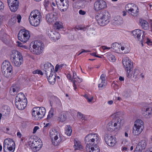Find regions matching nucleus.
Here are the masks:
<instances>
[{
  "label": "nucleus",
  "mask_w": 152,
  "mask_h": 152,
  "mask_svg": "<svg viewBox=\"0 0 152 152\" xmlns=\"http://www.w3.org/2000/svg\"><path fill=\"white\" fill-rule=\"evenodd\" d=\"M110 16L108 11H102L96 15L95 18L98 24L100 26H104L110 21Z\"/></svg>",
  "instance_id": "f257e3e1"
},
{
  "label": "nucleus",
  "mask_w": 152,
  "mask_h": 152,
  "mask_svg": "<svg viewBox=\"0 0 152 152\" xmlns=\"http://www.w3.org/2000/svg\"><path fill=\"white\" fill-rule=\"evenodd\" d=\"M132 34L135 38L141 43L142 46H143V43H146L148 45L151 44V42L147 37L145 36L143 31L136 29L132 31Z\"/></svg>",
  "instance_id": "f03ea898"
},
{
  "label": "nucleus",
  "mask_w": 152,
  "mask_h": 152,
  "mask_svg": "<svg viewBox=\"0 0 152 152\" xmlns=\"http://www.w3.org/2000/svg\"><path fill=\"white\" fill-rule=\"evenodd\" d=\"M42 18L40 12L35 10L31 13L29 18V22L31 25L37 26L39 25Z\"/></svg>",
  "instance_id": "7ed1b4c3"
},
{
  "label": "nucleus",
  "mask_w": 152,
  "mask_h": 152,
  "mask_svg": "<svg viewBox=\"0 0 152 152\" xmlns=\"http://www.w3.org/2000/svg\"><path fill=\"white\" fill-rule=\"evenodd\" d=\"M1 69L2 74L5 77L9 79L12 77L13 73L12 66L8 61L5 60L3 62Z\"/></svg>",
  "instance_id": "20e7f679"
},
{
  "label": "nucleus",
  "mask_w": 152,
  "mask_h": 152,
  "mask_svg": "<svg viewBox=\"0 0 152 152\" xmlns=\"http://www.w3.org/2000/svg\"><path fill=\"white\" fill-rule=\"evenodd\" d=\"M27 103L26 98L23 93H19L15 97V105L19 110H23L26 107Z\"/></svg>",
  "instance_id": "39448f33"
},
{
  "label": "nucleus",
  "mask_w": 152,
  "mask_h": 152,
  "mask_svg": "<svg viewBox=\"0 0 152 152\" xmlns=\"http://www.w3.org/2000/svg\"><path fill=\"white\" fill-rule=\"evenodd\" d=\"M11 62L15 66L19 67L23 63V59L21 53L16 50H12L10 56Z\"/></svg>",
  "instance_id": "423d86ee"
},
{
  "label": "nucleus",
  "mask_w": 152,
  "mask_h": 152,
  "mask_svg": "<svg viewBox=\"0 0 152 152\" xmlns=\"http://www.w3.org/2000/svg\"><path fill=\"white\" fill-rule=\"evenodd\" d=\"M99 137L97 134H89L87 135L85 138V141L86 144V148L93 146L99 142Z\"/></svg>",
  "instance_id": "0eeeda50"
},
{
  "label": "nucleus",
  "mask_w": 152,
  "mask_h": 152,
  "mask_svg": "<svg viewBox=\"0 0 152 152\" xmlns=\"http://www.w3.org/2000/svg\"><path fill=\"white\" fill-rule=\"evenodd\" d=\"M144 128L143 122L140 119H138L134 122L132 130V134L134 136L139 135L142 131Z\"/></svg>",
  "instance_id": "6e6552de"
},
{
  "label": "nucleus",
  "mask_w": 152,
  "mask_h": 152,
  "mask_svg": "<svg viewBox=\"0 0 152 152\" xmlns=\"http://www.w3.org/2000/svg\"><path fill=\"white\" fill-rule=\"evenodd\" d=\"M45 112V108L43 107H36L33 109L32 114L35 119H40L44 116Z\"/></svg>",
  "instance_id": "1a4fd4ad"
},
{
  "label": "nucleus",
  "mask_w": 152,
  "mask_h": 152,
  "mask_svg": "<svg viewBox=\"0 0 152 152\" xmlns=\"http://www.w3.org/2000/svg\"><path fill=\"white\" fill-rule=\"evenodd\" d=\"M18 36L19 40L22 42L25 43L29 39L30 34L29 31L24 29L20 30Z\"/></svg>",
  "instance_id": "9d476101"
},
{
  "label": "nucleus",
  "mask_w": 152,
  "mask_h": 152,
  "mask_svg": "<svg viewBox=\"0 0 152 152\" xmlns=\"http://www.w3.org/2000/svg\"><path fill=\"white\" fill-rule=\"evenodd\" d=\"M122 63L125 70L127 72V77L131 76L132 75L130 72L133 67V62L131 60L126 58L122 60Z\"/></svg>",
  "instance_id": "9b49d317"
},
{
  "label": "nucleus",
  "mask_w": 152,
  "mask_h": 152,
  "mask_svg": "<svg viewBox=\"0 0 152 152\" xmlns=\"http://www.w3.org/2000/svg\"><path fill=\"white\" fill-rule=\"evenodd\" d=\"M32 47L34 49V53L38 55H39L43 51L44 45L42 41L37 40L34 42Z\"/></svg>",
  "instance_id": "f8f14e48"
},
{
  "label": "nucleus",
  "mask_w": 152,
  "mask_h": 152,
  "mask_svg": "<svg viewBox=\"0 0 152 152\" xmlns=\"http://www.w3.org/2000/svg\"><path fill=\"white\" fill-rule=\"evenodd\" d=\"M103 137L106 143L109 146H113L116 143V139L109 134L108 133H105Z\"/></svg>",
  "instance_id": "ddd939ff"
},
{
  "label": "nucleus",
  "mask_w": 152,
  "mask_h": 152,
  "mask_svg": "<svg viewBox=\"0 0 152 152\" xmlns=\"http://www.w3.org/2000/svg\"><path fill=\"white\" fill-rule=\"evenodd\" d=\"M56 3L58 9L61 12L66 11L68 8L69 2L67 0H56Z\"/></svg>",
  "instance_id": "4468645a"
},
{
  "label": "nucleus",
  "mask_w": 152,
  "mask_h": 152,
  "mask_svg": "<svg viewBox=\"0 0 152 152\" xmlns=\"http://www.w3.org/2000/svg\"><path fill=\"white\" fill-rule=\"evenodd\" d=\"M107 7L106 2L103 0H98L96 1L94 4V9L96 11H98Z\"/></svg>",
  "instance_id": "2eb2a0df"
},
{
  "label": "nucleus",
  "mask_w": 152,
  "mask_h": 152,
  "mask_svg": "<svg viewBox=\"0 0 152 152\" xmlns=\"http://www.w3.org/2000/svg\"><path fill=\"white\" fill-rule=\"evenodd\" d=\"M57 19V13L54 12L47 14L45 16L46 20L49 24H53Z\"/></svg>",
  "instance_id": "dca6fc26"
},
{
  "label": "nucleus",
  "mask_w": 152,
  "mask_h": 152,
  "mask_svg": "<svg viewBox=\"0 0 152 152\" xmlns=\"http://www.w3.org/2000/svg\"><path fill=\"white\" fill-rule=\"evenodd\" d=\"M7 3L11 11L15 12L17 10L19 4L18 0H7Z\"/></svg>",
  "instance_id": "f3484780"
},
{
  "label": "nucleus",
  "mask_w": 152,
  "mask_h": 152,
  "mask_svg": "<svg viewBox=\"0 0 152 152\" xmlns=\"http://www.w3.org/2000/svg\"><path fill=\"white\" fill-rule=\"evenodd\" d=\"M3 147L15 150V145L12 139L10 138L5 139L4 142Z\"/></svg>",
  "instance_id": "a211bd4d"
},
{
  "label": "nucleus",
  "mask_w": 152,
  "mask_h": 152,
  "mask_svg": "<svg viewBox=\"0 0 152 152\" xmlns=\"http://www.w3.org/2000/svg\"><path fill=\"white\" fill-rule=\"evenodd\" d=\"M111 121L116 126V129L119 130L123 124V120L119 117H116L114 118Z\"/></svg>",
  "instance_id": "6ab92c4d"
},
{
  "label": "nucleus",
  "mask_w": 152,
  "mask_h": 152,
  "mask_svg": "<svg viewBox=\"0 0 152 152\" xmlns=\"http://www.w3.org/2000/svg\"><path fill=\"white\" fill-rule=\"evenodd\" d=\"M44 70L46 75H48L50 73H54V67L51 64L47 62L44 65Z\"/></svg>",
  "instance_id": "aec40b11"
},
{
  "label": "nucleus",
  "mask_w": 152,
  "mask_h": 152,
  "mask_svg": "<svg viewBox=\"0 0 152 152\" xmlns=\"http://www.w3.org/2000/svg\"><path fill=\"white\" fill-rule=\"evenodd\" d=\"M140 24L143 29L145 30H147L148 29L149 27L150 31H152V20L150 21L149 26L147 22L144 20H142L140 22Z\"/></svg>",
  "instance_id": "412c9836"
},
{
  "label": "nucleus",
  "mask_w": 152,
  "mask_h": 152,
  "mask_svg": "<svg viewBox=\"0 0 152 152\" xmlns=\"http://www.w3.org/2000/svg\"><path fill=\"white\" fill-rule=\"evenodd\" d=\"M144 116L146 118H150L152 116V108L147 107L143 109Z\"/></svg>",
  "instance_id": "4be33fe9"
},
{
  "label": "nucleus",
  "mask_w": 152,
  "mask_h": 152,
  "mask_svg": "<svg viewBox=\"0 0 152 152\" xmlns=\"http://www.w3.org/2000/svg\"><path fill=\"white\" fill-rule=\"evenodd\" d=\"M86 152H100V149L96 145L86 148Z\"/></svg>",
  "instance_id": "5701e85b"
},
{
  "label": "nucleus",
  "mask_w": 152,
  "mask_h": 152,
  "mask_svg": "<svg viewBox=\"0 0 152 152\" xmlns=\"http://www.w3.org/2000/svg\"><path fill=\"white\" fill-rule=\"evenodd\" d=\"M54 73H50L49 75H47L48 77V80L51 84H53L55 83L56 79L55 74Z\"/></svg>",
  "instance_id": "b1692460"
},
{
  "label": "nucleus",
  "mask_w": 152,
  "mask_h": 152,
  "mask_svg": "<svg viewBox=\"0 0 152 152\" xmlns=\"http://www.w3.org/2000/svg\"><path fill=\"white\" fill-rule=\"evenodd\" d=\"M106 75L104 74H102L100 77V80H101V83L99 84L98 87L99 88L102 89L103 87L104 88L106 86V83H105Z\"/></svg>",
  "instance_id": "393cba45"
},
{
  "label": "nucleus",
  "mask_w": 152,
  "mask_h": 152,
  "mask_svg": "<svg viewBox=\"0 0 152 152\" xmlns=\"http://www.w3.org/2000/svg\"><path fill=\"white\" fill-rule=\"evenodd\" d=\"M116 126L114 125L112 121L110 122L107 124V128L108 131L112 132L115 131V132L118 131V130L116 129Z\"/></svg>",
  "instance_id": "a878e982"
},
{
  "label": "nucleus",
  "mask_w": 152,
  "mask_h": 152,
  "mask_svg": "<svg viewBox=\"0 0 152 152\" xmlns=\"http://www.w3.org/2000/svg\"><path fill=\"white\" fill-rule=\"evenodd\" d=\"M132 8L129 11V13H130L133 16H137L138 15L139 9L137 6L135 5L132 7Z\"/></svg>",
  "instance_id": "bb28decb"
},
{
  "label": "nucleus",
  "mask_w": 152,
  "mask_h": 152,
  "mask_svg": "<svg viewBox=\"0 0 152 152\" xmlns=\"http://www.w3.org/2000/svg\"><path fill=\"white\" fill-rule=\"evenodd\" d=\"M74 143L75 150H80L83 148L80 142L77 139H75L74 140Z\"/></svg>",
  "instance_id": "cd10ccee"
},
{
  "label": "nucleus",
  "mask_w": 152,
  "mask_h": 152,
  "mask_svg": "<svg viewBox=\"0 0 152 152\" xmlns=\"http://www.w3.org/2000/svg\"><path fill=\"white\" fill-rule=\"evenodd\" d=\"M50 134L51 139H53L56 137H58V135L59 136V133L56 129H53L50 131Z\"/></svg>",
  "instance_id": "c85d7f7f"
},
{
  "label": "nucleus",
  "mask_w": 152,
  "mask_h": 152,
  "mask_svg": "<svg viewBox=\"0 0 152 152\" xmlns=\"http://www.w3.org/2000/svg\"><path fill=\"white\" fill-rule=\"evenodd\" d=\"M121 46L118 43L115 42L112 44L111 48H113L116 52L118 53L120 51V48Z\"/></svg>",
  "instance_id": "c756f323"
},
{
  "label": "nucleus",
  "mask_w": 152,
  "mask_h": 152,
  "mask_svg": "<svg viewBox=\"0 0 152 152\" xmlns=\"http://www.w3.org/2000/svg\"><path fill=\"white\" fill-rule=\"evenodd\" d=\"M58 137H56L53 139H51L52 142V144L55 146L58 145L59 143L60 142L62 141V139H61V137H60V140H58Z\"/></svg>",
  "instance_id": "7c9ffc66"
},
{
  "label": "nucleus",
  "mask_w": 152,
  "mask_h": 152,
  "mask_svg": "<svg viewBox=\"0 0 152 152\" xmlns=\"http://www.w3.org/2000/svg\"><path fill=\"white\" fill-rule=\"evenodd\" d=\"M60 35L57 31H54L52 36L51 37V39L53 40H58L60 38Z\"/></svg>",
  "instance_id": "2f4dec72"
},
{
  "label": "nucleus",
  "mask_w": 152,
  "mask_h": 152,
  "mask_svg": "<svg viewBox=\"0 0 152 152\" xmlns=\"http://www.w3.org/2000/svg\"><path fill=\"white\" fill-rule=\"evenodd\" d=\"M65 133L68 136H70L72 133L71 127L69 125L66 126Z\"/></svg>",
  "instance_id": "473e14b6"
},
{
  "label": "nucleus",
  "mask_w": 152,
  "mask_h": 152,
  "mask_svg": "<svg viewBox=\"0 0 152 152\" xmlns=\"http://www.w3.org/2000/svg\"><path fill=\"white\" fill-rule=\"evenodd\" d=\"M138 145L142 149H144L146 147V143L145 140H141L138 144Z\"/></svg>",
  "instance_id": "72a5a7b5"
},
{
  "label": "nucleus",
  "mask_w": 152,
  "mask_h": 152,
  "mask_svg": "<svg viewBox=\"0 0 152 152\" xmlns=\"http://www.w3.org/2000/svg\"><path fill=\"white\" fill-rule=\"evenodd\" d=\"M17 88L14 86L11 87L10 88V92L12 95L14 96L17 94Z\"/></svg>",
  "instance_id": "f704fd0d"
},
{
  "label": "nucleus",
  "mask_w": 152,
  "mask_h": 152,
  "mask_svg": "<svg viewBox=\"0 0 152 152\" xmlns=\"http://www.w3.org/2000/svg\"><path fill=\"white\" fill-rule=\"evenodd\" d=\"M135 4L133 3H129L128 4L125 6V9L126 11H127L128 12L133 8L132 7L134 6Z\"/></svg>",
  "instance_id": "c9c22d12"
},
{
  "label": "nucleus",
  "mask_w": 152,
  "mask_h": 152,
  "mask_svg": "<svg viewBox=\"0 0 152 152\" xmlns=\"http://www.w3.org/2000/svg\"><path fill=\"white\" fill-rule=\"evenodd\" d=\"M140 72L137 69H135L133 73V77L134 78L140 77Z\"/></svg>",
  "instance_id": "e433bc0d"
},
{
  "label": "nucleus",
  "mask_w": 152,
  "mask_h": 152,
  "mask_svg": "<svg viewBox=\"0 0 152 152\" xmlns=\"http://www.w3.org/2000/svg\"><path fill=\"white\" fill-rule=\"evenodd\" d=\"M57 98V97L54 96H49V101L51 106H52V104L54 103L55 101L56 100V98Z\"/></svg>",
  "instance_id": "4c0bfd02"
},
{
  "label": "nucleus",
  "mask_w": 152,
  "mask_h": 152,
  "mask_svg": "<svg viewBox=\"0 0 152 152\" xmlns=\"http://www.w3.org/2000/svg\"><path fill=\"white\" fill-rule=\"evenodd\" d=\"M121 50L122 51V53L124 54L128 53L130 51V49L126 47L121 46Z\"/></svg>",
  "instance_id": "58836bf2"
},
{
  "label": "nucleus",
  "mask_w": 152,
  "mask_h": 152,
  "mask_svg": "<svg viewBox=\"0 0 152 152\" xmlns=\"http://www.w3.org/2000/svg\"><path fill=\"white\" fill-rule=\"evenodd\" d=\"M84 96L87 99L89 102H91L93 99V97L91 95L85 94Z\"/></svg>",
  "instance_id": "ea45409f"
},
{
  "label": "nucleus",
  "mask_w": 152,
  "mask_h": 152,
  "mask_svg": "<svg viewBox=\"0 0 152 152\" xmlns=\"http://www.w3.org/2000/svg\"><path fill=\"white\" fill-rule=\"evenodd\" d=\"M108 60L111 61H115L116 60L115 56L111 54H109L107 56Z\"/></svg>",
  "instance_id": "a19ab883"
},
{
  "label": "nucleus",
  "mask_w": 152,
  "mask_h": 152,
  "mask_svg": "<svg viewBox=\"0 0 152 152\" xmlns=\"http://www.w3.org/2000/svg\"><path fill=\"white\" fill-rule=\"evenodd\" d=\"M54 23V27H56L57 29H59L63 27V26L61 25V23H59V22L56 21Z\"/></svg>",
  "instance_id": "79ce46f5"
},
{
  "label": "nucleus",
  "mask_w": 152,
  "mask_h": 152,
  "mask_svg": "<svg viewBox=\"0 0 152 152\" xmlns=\"http://www.w3.org/2000/svg\"><path fill=\"white\" fill-rule=\"evenodd\" d=\"M32 141L31 144H32V145L33 147L34 148H37V144L38 143H39V142L37 141H36L34 139H32Z\"/></svg>",
  "instance_id": "37998d69"
},
{
  "label": "nucleus",
  "mask_w": 152,
  "mask_h": 152,
  "mask_svg": "<svg viewBox=\"0 0 152 152\" xmlns=\"http://www.w3.org/2000/svg\"><path fill=\"white\" fill-rule=\"evenodd\" d=\"M77 77H75V73L73 72V79H74V80H73V85L74 87V89L76 90V82L77 83V80H76Z\"/></svg>",
  "instance_id": "c03bdc74"
},
{
  "label": "nucleus",
  "mask_w": 152,
  "mask_h": 152,
  "mask_svg": "<svg viewBox=\"0 0 152 152\" xmlns=\"http://www.w3.org/2000/svg\"><path fill=\"white\" fill-rule=\"evenodd\" d=\"M59 118H60V121L61 122L64 121L66 119V116L64 114L60 115Z\"/></svg>",
  "instance_id": "a18cd8bd"
},
{
  "label": "nucleus",
  "mask_w": 152,
  "mask_h": 152,
  "mask_svg": "<svg viewBox=\"0 0 152 152\" xmlns=\"http://www.w3.org/2000/svg\"><path fill=\"white\" fill-rule=\"evenodd\" d=\"M54 33V32L50 29H48L46 32V34L50 38H51V37L52 36Z\"/></svg>",
  "instance_id": "49530a36"
},
{
  "label": "nucleus",
  "mask_w": 152,
  "mask_h": 152,
  "mask_svg": "<svg viewBox=\"0 0 152 152\" xmlns=\"http://www.w3.org/2000/svg\"><path fill=\"white\" fill-rule=\"evenodd\" d=\"M3 150L4 152H14L15 150L14 149H12L11 148H7L3 147Z\"/></svg>",
  "instance_id": "de8ad7c7"
},
{
  "label": "nucleus",
  "mask_w": 152,
  "mask_h": 152,
  "mask_svg": "<svg viewBox=\"0 0 152 152\" xmlns=\"http://www.w3.org/2000/svg\"><path fill=\"white\" fill-rule=\"evenodd\" d=\"M53 109H51V110H50V111H49L48 114L47 116V118L48 119H50V118H51L52 117V116L53 115Z\"/></svg>",
  "instance_id": "09e8293b"
},
{
  "label": "nucleus",
  "mask_w": 152,
  "mask_h": 152,
  "mask_svg": "<svg viewBox=\"0 0 152 152\" xmlns=\"http://www.w3.org/2000/svg\"><path fill=\"white\" fill-rule=\"evenodd\" d=\"M118 16L116 18H115L114 19L112 20L113 23L114 25H118Z\"/></svg>",
  "instance_id": "8fccbe9b"
},
{
  "label": "nucleus",
  "mask_w": 152,
  "mask_h": 152,
  "mask_svg": "<svg viewBox=\"0 0 152 152\" xmlns=\"http://www.w3.org/2000/svg\"><path fill=\"white\" fill-rule=\"evenodd\" d=\"M142 149L139 146L137 145L134 150V152H142Z\"/></svg>",
  "instance_id": "3c124183"
},
{
  "label": "nucleus",
  "mask_w": 152,
  "mask_h": 152,
  "mask_svg": "<svg viewBox=\"0 0 152 152\" xmlns=\"http://www.w3.org/2000/svg\"><path fill=\"white\" fill-rule=\"evenodd\" d=\"M33 74H40L41 75H43V72L41 71V70L37 69L33 72Z\"/></svg>",
  "instance_id": "603ef678"
},
{
  "label": "nucleus",
  "mask_w": 152,
  "mask_h": 152,
  "mask_svg": "<svg viewBox=\"0 0 152 152\" xmlns=\"http://www.w3.org/2000/svg\"><path fill=\"white\" fill-rule=\"evenodd\" d=\"M54 103H55L59 106L61 105V101L57 97V98H56V100L55 101Z\"/></svg>",
  "instance_id": "864d4df0"
},
{
  "label": "nucleus",
  "mask_w": 152,
  "mask_h": 152,
  "mask_svg": "<svg viewBox=\"0 0 152 152\" xmlns=\"http://www.w3.org/2000/svg\"><path fill=\"white\" fill-rule=\"evenodd\" d=\"M77 115H79V118L82 119L83 120L85 119V116L83 115L81 113L78 112L77 113Z\"/></svg>",
  "instance_id": "5fc2aeb1"
},
{
  "label": "nucleus",
  "mask_w": 152,
  "mask_h": 152,
  "mask_svg": "<svg viewBox=\"0 0 152 152\" xmlns=\"http://www.w3.org/2000/svg\"><path fill=\"white\" fill-rule=\"evenodd\" d=\"M4 4L3 3L0 1V10L2 11L3 10L4 8Z\"/></svg>",
  "instance_id": "6e6d98bb"
},
{
  "label": "nucleus",
  "mask_w": 152,
  "mask_h": 152,
  "mask_svg": "<svg viewBox=\"0 0 152 152\" xmlns=\"http://www.w3.org/2000/svg\"><path fill=\"white\" fill-rule=\"evenodd\" d=\"M118 25L122 24L123 23V21L122 18L120 16H118Z\"/></svg>",
  "instance_id": "4d7b16f0"
},
{
  "label": "nucleus",
  "mask_w": 152,
  "mask_h": 152,
  "mask_svg": "<svg viewBox=\"0 0 152 152\" xmlns=\"http://www.w3.org/2000/svg\"><path fill=\"white\" fill-rule=\"evenodd\" d=\"M76 80H77V83L76 82V85L77 84V83H79L81 82L82 80V79L80 78L79 77H77L76 79Z\"/></svg>",
  "instance_id": "13d9d810"
},
{
  "label": "nucleus",
  "mask_w": 152,
  "mask_h": 152,
  "mask_svg": "<svg viewBox=\"0 0 152 152\" xmlns=\"http://www.w3.org/2000/svg\"><path fill=\"white\" fill-rule=\"evenodd\" d=\"M17 19L18 20V23L20 22V20L21 19V17L20 15H18L16 17Z\"/></svg>",
  "instance_id": "bf43d9fd"
},
{
  "label": "nucleus",
  "mask_w": 152,
  "mask_h": 152,
  "mask_svg": "<svg viewBox=\"0 0 152 152\" xmlns=\"http://www.w3.org/2000/svg\"><path fill=\"white\" fill-rule=\"evenodd\" d=\"M79 13L80 15H85L86 13V12L85 11L83 10H79Z\"/></svg>",
  "instance_id": "052dcab7"
},
{
  "label": "nucleus",
  "mask_w": 152,
  "mask_h": 152,
  "mask_svg": "<svg viewBox=\"0 0 152 152\" xmlns=\"http://www.w3.org/2000/svg\"><path fill=\"white\" fill-rule=\"evenodd\" d=\"M82 51H81V52H80L78 55H79L80 54H81L83 53L84 52H91V51L89 50H85L83 49L82 50Z\"/></svg>",
  "instance_id": "680f3d73"
},
{
  "label": "nucleus",
  "mask_w": 152,
  "mask_h": 152,
  "mask_svg": "<svg viewBox=\"0 0 152 152\" xmlns=\"http://www.w3.org/2000/svg\"><path fill=\"white\" fill-rule=\"evenodd\" d=\"M39 129V127L38 126H35L33 129V133H35Z\"/></svg>",
  "instance_id": "e2e57ef3"
},
{
  "label": "nucleus",
  "mask_w": 152,
  "mask_h": 152,
  "mask_svg": "<svg viewBox=\"0 0 152 152\" xmlns=\"http://www.w3.org/2000/svg\"><path fill=\"white\" fill-rule=\"evenodd\" d=\"M102 48L103 49V50H109L111 48L108 47L106 46H102Z\"/></svg>",
  "instance_id": "0e129e2a"
},
{
  "label": "nucleus",
  "mask_w": 152,
  "mask_h": 152,
  "mask_svg": "<svg viewBox=\"0 0 152 152\" xmlns=\"http://www.w3.org/2000/svg\"><path fill=\"white\" fill-rule=\"evenodd\" d=\"M67 77L68 78L69 80H71V81H72V76L70 74H68L67 75Z\"/></svg>",
  "instance_id": "69168bd1"
},
{
  "label": "nucleus",
  "mask_w": 152,
  "mask_h": 152,
  "mask_svg": "<svg viewBox=\"0 0 152 152\" xmlns=\"http://www.w3.org/2000/svg\"><path fill=\"white\" fill-rule=\"evenodd\" d=\"M11 21L14 23H15L16 22V17H13L11 18Z\"/></svg>",
  "instance_id": "338daca9"
},
{
  "label": "nucleus",
  "mask_w": 152,
  "mask_h": 152,
  "mask_svg": "<svg viewBox=\"0 0 152 152\" xmlns=\"http://www.w3.org/2000/svg\"><path fill=\"white\" fill-rule=\"evenodd\" d=\"M59 65L57 64L56 65V67H55V71L56 72H57L58 71V69L59 68Z\"/></svg>",
  "instance_id": "774afa93"
}]
</instances>
